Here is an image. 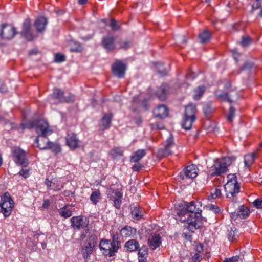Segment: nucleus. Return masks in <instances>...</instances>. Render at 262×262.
<instances>
[{"label": "nucleus", "instance_id": "72a5a7b5", "mask_svg": "<svg viewBox=\"0 0 262 262\" xmlns=\"http://www.w3.org/2000/svg\"><path fill=\"white\" fill-rule=\"evenodd\" d=\"M205 92L204 86H199L193 90V98L195 100H199Z\"/></svg>", "mask_w": 262, "mask_h": 262}, {"label": "nucleus", "instance_id": "09e8293b", "mask_svg": "<svg viewBox=\"0 0 262 262\" xmlns=\"http://www.w3.org/2000/svg\"><path fill=\"white\" fill-rule=\"evenodd\" d=\"M150 125L151 128L152 130H154V129L161 130V129H163L164 128V125L161 122H155V123L150 124Z\"/></svg>", "mask_w": 262, "mask_h": 262}, {"label": "nucleus", "instance_id": "e433bc0d", "mask_svg": "<svg viewBox=\"0 0 262 262\" xmlns=\"http://www.w3.org/2000/svg\"><path fill=\"white\" fill-rule=\"evenodd\" d=\"M138 251L139 262H146L148 255L147 249L145 247H142Z\"/></svg>", "mask_w": 262, "mask_h": 262}, {"label": "nucleus", "instance_id": "7ed1b4c3", "mask_svg": "<svg viewBox=\"0 0 262 262\" xmlns=\"http://www.w3.org/2000/svg\"><path fill=\"white\" fill-rule=\"evenodd\" d=\"M232 162L231 158L225 157L221 159H216L214 164L210 168V172L212 176H220L227 172L228 167Z\"/></svg>", "mask_w": 262, "mask_h": 262}, {"label": "nucleus", "instance_id": "dca6fc26", "mask_svg": "<svg viewBox=\"0 0 262 262\" xmlns=\"http://www.w3.org/2000/svg\"><path fill=\"white\" fill-rule=\"evenodd\" d=\"M13 156L14 161L20 165L25 164L27 160L25 151L19 147L15 148L14 149Z\"/></svg>", "mask_w": 262, "mask_h": 262}, {"label": "nucleus", "instance_id": "58836bf2", "mask_svg": "<svg viewBox=\"0 0 262 262\" xmlns=\"http://www.w3.org/2000/svg\"><path fill=\"white\" fill-rule=\"evenodd\" d=\"M63 94V92L61 90L56 88L54 89L52 96L55 99L58 100L59 102H63V99L64 98Z\"/></svg>", "mask_w": 262, "mask_h": 262}, {"label": "nucleus", "instance_id": "c85d7f7f", "mask_svg": "<svg viewBox=\"0 0 262 262\" xmlns=\"http://www.w3.org/2000/svg\"><path fill=\"white\" fill-rule=\"evenodd\" d=\"M219 91H216L214 93L215 96L217 98L221 101H227L230 103L232 102L231 97L232 95L230 94L231 91L229 92L228 93H219Z\"/></svg>", "mask_w": 262, "mask_h": 262}, {"label": "nucleus", "instance_id": "e2e57ef3", "mask_svg": "<svg viewBox=\"0 0 262 262\" xmlns=\"http://www.w3.org/2000/svg\"><path fill=\"white\" fill-rule=\"evenodd\" d=\"M195 251H196V252L203 254V253L204 251L203 245L200 243L196 244Z\"/></svg>", "mask_w": 262, "mask_h": 262}, {"label": "nucleus", "instance_id": "4be33fe9", "mask_svg": "<svg viewBox=\"0 0 262 262\" xmlns=\"http://www.w3.org/2000/svg\"><path fill=\"white\" fill-rule=\"evenodd\" d=\"M136 229L127 225H126L120 230L121 236L124 238L133 237L136 235Z\"/></svg>", "mask_w": 262, "mask_h": 262}, {"label": "nucleus", "instance_id": "393cba45", "mask_svg": "<svg viewBox=\"0 0 262 262\" xmlns=\"http://www.w3.org/2000/svg\"><path fill=\"white\" fill-rule=\"evenodd\" d=\"M47 19L44 17L37 18L34 22V26L38 32L41 33L45 30Z\"/></svg>", "mask_w": 262, "mask_h": 262}, {"label": "nucleus", "instance_id": "8fccbe9b", "mask_svg": "<svg viewBox=\"0 0 262 262\" xmlns=\"http://www.w3.org/2000/svg\"><path fill=\"white\" fill-rule=\"evenodd\" d=\"M110 27H111L112 30L116 31L119 29V26L118 24V22L114 19H112L111 20Z\"/></svg>", "mask_w": 262, "mask_h": 262}, {"label": "nucleus", "instance_id": "a18cd8bd", "mask_svg": "<svg viewBox=\"0 0 262 262\" xmlns=\"http://www.w3.org/2000/svg\"><path fill=\"white\" fill-rule=\"evenodd\" d=\"M211 195L213 199L220 198L222 196L221 189L219 188H215L211 190Z\"/></svg>", "mask_w": 262, "mask_h": 262}, {"label": "nucleus", "instance_id": "f03ea898", "mask_svg": "<svg viewBox=\"0 0 262 262\" xmlns=\"http://www.w3.org/2000/svg\"><path fill=\"white\" fill-rule=\"evenodd\" d=\"M21 126L23 129L35 128L38 135L37 137H39V138L41 137H47L53 133L48 123L43 120L29 121L25 124L21 123Z\"/></svg>", "mask_w": 262, "mask_h": 262}, {"label": "nucleus", "instance_id": "f257e3e1", "mask_svg": "<svg viewBox=\"0 0 262 262\" xmlns=\"http://www.w3.org/2000/svg\"><path fill=\"white\" fill-rule=\"evenodd\" d=\"M185 205L187 207L188 212L190 213H191L190 218H187V228L190 232L193 233L195 230L199 228L201 226L200 213L201 205L200 202L196 201H192L189 203L186 202Z\"/></svg>", "mask_w": 262, "mask_h": 262}, {"label": "nucleus", "instance_id": "bb28decb", "mask_svg": "<svg viewBox=\"0 0 262 262\" xmlns=\"http://www.w3.org/2000/svg\"><path fill=\"white\" fill-rule=\"evenodd\" d=\"M177 215L182 222H186L188 224L187 218H190L191 214L188 212L187 207L180 209L177 212Z\"/></svg>", "mask_w": 262, "mask_h": 262}, {"label": "nucleus", "instance_id": "13d9d810", "mask_svg": "<svg viewBox=\"0 0 262 262\" xmlns=\"http://www.w3.org/2000/svg\"><path fill=\"white\" fill-rule=\"evenodd\" d=\"M202 254L196 252L192 257V260L194 262H200L202 260Z\"/></svg>", "mask_w": 262, "mask_h": 262}, {"label": "nucleus", "instance_id": "680f3d73", "mask_svg": "<svg viewBox=\"0 0 262 262\" xmlns=\"http://www.w3.org/2000/svg\"><path fill=\"white\" fill-rule=\"evenodd\" d=\"M239 260V256H235L230 258H226L223 262H238Z\"/></svg>", "mask_w": 262, "mask_h": 262}, {"label": "nucleus", "instance_id": "9b49d317", "mask_svg": "<svg viewBox=\"0 0 262 262\" xmlns=\"http://www.w3.org/2000/svg\"><path fill=\"white\" fill-rule=\"evenodd\" d=\"M71 226L74 229L81 230L88 227L89 221L82 216H73L70 219Z\"/></svg>", "mask_w": 262, "mask_h": 262}, {"label": "nucleus", "instance_id": "0eeeda50", "mask_svg": "<svg viewBox=\"0 0 262 262\" xmlns=\"http://www.w3.org/2000/svg\"><path fill=\"white\" fill-rule=\"evenodd\" d=\"M107 193L108 198L113 201L115 208H120L123 195L119 189L116 187L115 185L112 184L108 188Z\"/></svg>", "mask_w": 262, "mask_h": 262}, {"label": "nucleus", "instance_id": "4468645a", "mask_svg": "<svg viewBox=\"0 0 262 262\" xmlns=\"http://www.w3.org/2000/svg\"><path fill=\"white\" fill-rule=\"evenodd\" d=\"M101 45L107 52L113 51L116 47L115 37L111 35H107L103 37Z\"/></svg>", "mask_w": 262, "mask_h": 262}, {"label": "nucleus", "instance_id": "cd10ccee", "mask_svg": "<svg viewBox=\"0 0 262 262\" xmlns=\"http://www.w3.org/2000/svg\"><path fill=\"white\" fill-rule=\"evenodd\" d=\"M72 208L71 205H66L58 210L59 215L65 219L70 217L72 215Z\"/></svg>", "mask_w": 262, "mask_h": 262}, {"label": "nucleus", "instance_id": "c756f323", "mask_svg": "<svg viewBox=\"0 0 262 262\" xmlns=\"http://www.w3.org/2000/svg\"><path fill=\"white\" fill-rule=\"evenodd\" d=\"M36 142L37 144V146L41 150L48 149L49 141L47 137H41L39 138V137H37L36 139Z\"/></svg>", "mask_w": 262, "mask_h": 262}, {"label": "nucleus", "instance_id": "5701e85b", "mask_svg": "<svg viewBox=\"0 0 262 262\" xmlns=\"http://www.w3.org/2000/svg\"><path fill=\"white\" fill-rule=\"evenodd\" d=\"M124 248L129 252H135L140 249V244L138 241L132 239L126 242Z\"/></svg>", "mask_w": 262, "mask_h": 262}, {"label": "nucleus", "instance_id": "338daca9", "mask_svg": "<svg viewBox=\"0 0 262 262\" xmlns=\"http://www.w3.org/2000/svg\"><path fill=\"white\" fill-rule=\"evenodd\" d=\"M203 111L204 113L207 114H210L211 113V108L209 105H206L203 107Z\"/></svg>", "mask_w": 262, "mask_h": 262}, {"label": "nucleus", "instance_id": "49530a36", "mask_svg": "<svg viewBox=\"0 0 262 262\" xmlns=\"http://www.w3.org/2000/svg\"><path fill=\"white\" fill-rule=\"evenodd\" d=\"M252 42V39L249 36H244L242 38L241 42V45L244 47H246Z\"/></svg>", "mask_w": 262, "mask_h": 262}, {"label": "nucleus", "instance_id": "864d4df0", "mask_svg": "<svg viewBox=\"0 0 262 262\" xmlns=\"http://www.w3.org/2000/svg\"><path fill=\"white\" fill-rule=\"evenodd\" d=\"M253 205L257 209H262V198H258L253 203Z\"/></svg>", "mask_w": 262, "mask_h": 262}, {"label": "nucleus", "instance_id": "20e7f679", "mask_svg": "<svg viewBox=\"0 0 262 262\" xmlns=\"http://www.w3.org/2000/svg\"><path fill=\"white\" fill-rule=\"evenodd\" d=\"M14 207V202L10 193H4L1 196L0 201L1 212L5 218L8 217L12 213Z\"/></svg>", "mask_w": 262, "mask_h": 262}, {"label": "nucleus", "instance_id": "5fc2aeb1", "mask_svg": "<svg viewBox=\"0 0 262 262\" xmlns=\"http://www.w3.org/2000/svg\"><path fill=\"white\" fill-rule=\"evenodd\" d=\"M261 2L259 0H256L252 5V8L251 10V12L253 13L254 11L258 8L261 7Z\"/></svg>", "mask_w": 262, "mask_h": 262}, {"label": "nucleus", "instance_id": "603ef678", "mask_svg": "<svg viewBox=\"0 0 262 262\" xmlns=\"http://www.w3.org/2000/svg\"><path fill=\"white\" fill-rule=\"evenodd\" d=\"M29 169L26 167L23 168L22 169L18 172V174L22 176L24 178H27L29 176Z\"/></svg>", "mask_w": 262, "mask_h": 262}, {"label": "nucleus", "instance_id": "ea45409f", "mask_svg": "<svg viewBox=\"0 0 262 262\" xmlns=\"http://www.w3.org/2000/svg\"><path fill=\"white\" fill-rule=\"evenodd\" d=\"M123 151L120 147H114L110 152V155L113 159H116L123 156Z\"/></svg>", "mask_w": 262, "mask_h": 262}, {"label": "nucleus", "instance_id": "7c9ffc66", "mask_svg": "<svg viewBox=\"0 0 262 262\" xmlns=\"http://www.w3.org/2000/svg\"><path fill=\"white\" fill-rule=\"evenodd\" d=\"M211 38V33L207 30H205L200 32L199 35V41L202 43H207L209 42Z\"/></svg>", "mask_w": 262, "mask_h": 262}, {"label": "nucleus", "instance_id": "1a4fd4ad", "mask_svg": "<svg viewBox=\"0 0 262 262\" xmlns=\"http://www.w3.org/2000/svg\"><path fill=\"white\" fill-rule=\"evenodd\" d=\"M174 147V143L172 137H170L166 141L163 147L159 148L157 152V157L163 158L172 154V149Z\"/></svg>", "mask_w": 262, "mask_h": 262}, {"label": "nucleus", "instance_id": "79ce46f5", "mask_svg": "<svg viewBox=\"0 0 262 262\" xmlns=\"http://www.w3.org/2000/svg\"><path fill=\"white\" fill-rule=\"evenodd\" d=\"M48 149H51L53 152L55 153H58L61 150V148L58 144L50 141L48 143Z\"/></svg>", "mask_w": 262, "mask_h": 262}, {"label": "nucleus", "instance_id": "2f4dec72", "mask_svg": "<svg viewBox=\"0 0 262 262\" xmlns=\"http://www.w3.org/2000/svg\"><path fill=\"white\" fill-rule=\"evenodd\" d=\"M237 211L238 217L242 219L248 217L250 213V209L244 205L239 206Z\"/></svg>", "mask_w": 262, "mask_h": 262}, {"label": "nucleus", "instance_id": "412c9836", "mask_svg": "<svg viewBox=\"0 0 262 262\" xmlns=\"http://www.w3.org/2000/svg\"><path fill=\"white\" fill-rule=\"evenodd\" d=\"M169 91V86L166 84H163L159 86L156 92V95L161 101H164L167 98V95Z\"/></svg>", "mask_w": 262, "mask_h": 262}, {"label": "nucleus", "instance_id": "c03bdc74", "mask_svg": "<svg viewBox=\"0 0 262 262\" xmlns=\"http://www.w3.org/2000/svg\"><path fill=\"white\" fill-rule=\"evenodd\" d=\"M82 50L81 46L77 42H72L71 43L70 51L72 52H79Z\"/></svg>", "mask_w": 262, "mask_h": 262}, {"label": "nucleus", "instance_id": "de8ad7c7", "mask_svg": "<svg viewBox=\"0 0 262 262\" xmlns=\"http://www.w3.org/2000/svg\"><path fill=\"white\" fill-rule=\"evenodd\" d=\"M235 110L233 106H231L229 109V112L227 116L228 121L231 122L235 116Z\"/></svg>", "mask_w": 262, "mask_h": 262}, {"label": "nucleus", "instance_id": "9d476101", "mask_svg": "<svg viewBox=\"0 0 262 262\" xmlns=\"http://www.w3.org/2000/svg\"><path fill=\"white\" fill-rule=\"evenodd\" d=\"M16 29L9 24H3L1 26L0 36L4 39H12L17 34Z\"/></svg>", "mask_w": 262, "mask_h": 262}, {"label": "nucleus", "instance_id": "aec40b11", "mask_svg": "<svg viewBox=\"0 0 262 262\" xmlns=\"http://www.w3.org/2000/svg\"><path fill=\"white\" fill-rule=\"evenodd\" d=\"M153 114L156 117L164 118L167 116L168 110L165 105H159L153 110Z\"/></svg>", "mask_w": 262, "mask_h": 262}, {"label": "nucleus", "instance_id": "39448f33", "mask_svg": "<svg viewBox=\"0 0 262 262\" xmlns=\"http://www.w3.org/2000/svg\"><path fill=\"white\" fill-rule=\"evenodd\" d=\"M224 189L226 192V195L227 198L231 199L233 203L237 202V194L240 190V185L237 180L234 179L228 181L224 186Z\"/></svg>", "mask_w": 262, "mask_h": 262}, {"label": "nucleus", "instance_id": "f8f14e48", "mask_svg": "<svg viewBox=\"0 0 262 262\" xmlns=\"http://www.w3.org/2000/svg\"><path fill=\"white\" fill-rule=\"evenodd\" d=\"M99 248L105 256H113L118 251L117 249H114V246L111 241L107 239H102L100 241Z\"/></svg>", "mask_w": 262, "mask_h": 262}, {"label": "nucleus", "instance_id": "6ab92c4d", "mask_svg": "<svg viewBox=\"0 0 262 262\" xmlns=\"http://www.w3.org/2000/svg\"><path fill=\"white\" fill-rule=\"evenodd\" d=\"M67 145L72 149H75L79 147V140L76 135L73 133H68L66 137Z\"/></svg>", "mask_w": 262, "mask_h": 262}, {"label": "nucleus", "instance_id": "774afa93", "mask_svg": "<svg viewBox=\"0 0 262 262\" xmlns=\"http://www.w3.org/2000/svg\"><path fill=\"white\" fill-rule=\"evenodd\" d=\"M6 91V89L5 86L3 84V82L2 80L0 79V92H5Z\"/></svg>", "mask_w": 262, "mask_h": 262}, {"label": "nucleus", "instance_id": "3c124183", "mask_svg": "<svg viewBox=\"0 0 262 262\" xmlns=\"http://www.w3.org/2000/svg\"><path fill=\"white\" fill-rule=\"evenodd\" d=\"M55 60L58 62H61L66 60V56L62 54L57 53L55 55Z\"/></svg>", "mask_w": 262, "mask_h": 262}, {"label": "nucleus", "instance_id": "b1692460", "mask_svg": "<svg viewBox=\"0 0 262 262\" xmlns=\"http://www.w3.org/2000/svg\"><path fill=\"white\" fill-rule=\"evenodd\" d=\"M113 118V114L111 113L104 114L101 119L100 128L104 130L110 128Z\"/></svg>", "mask_w": 262, "mask_h": 262}, {"label": "nucleus", "instance_id": "6e6552de", "mask_svg": "<svg viewBox=\"0 0 262 262\" xmlns=\"http://www.w3.org/2000/svg\"><path fill=\"white\" fill-rule=\"evenodd\" d=\"M20 33L28 41H32L36 37L32 29V20L29 17H27L23 21Z\"/></svg>", "mask_w": 262, "mask_h": 262}, {"label": "nucleus", "instance_id": "4c0bfd02", "mask_svg": "<svg viewBox=\"0 0 262 262\" xmlns=\"http://www.w3.org/2000/svg\"><path fill=\"white\" fill-rule=\"evenodd\" d=\"M134 102L137 103L139 106L147 108L148 100L146 98H142L141 96H135L133 98Z\"/></svg>", "mask_w": 262, "mask_h": 262}, {"label": "nucleus", "instance_id": "bf43d9fd", "mask_svg": "<svg viewBox=\"0 0 262 262\" xmlns=\"http://www.w3.org/2000/svg\"><path fill=\"white\" fill-rule=\"evenodd\" d=\"M75 100V97L72 94H69L68 96L64 97L63 102H73Z\"/></svg>", "mask_w": 262, "mask_h": 262}, {"label": "nucleus", "instance_id": "052dcab7", "mask_svg": "<svg viewBox=\"0 0 262 262\" xmlns=\"http://www.w3.org/2000/svg\"><path fill=\"white\" fill-rule=\"evenodd\" d=\"M135 163L132 166V169L134 171H139L142 168V166L139 162Z\"/></svg>", "mask_w": 262, "mask_h": 262}, {"label": "nucleus", "instance_id": "2eb2a0df", "mask_svg": "<svg viewBox=\"0 0 262 262\" xmlns=\"http://www.w3.org/2000/svg\"><path fill=\"white\" fill-rule=\"evenodd\" d=\"M261 147L262 143L259 144V147L254 151L245 155L244 164L245 167L249 168L254 163L255 160L259 156V153Z\"/></svg>", "mask_w": 262, "mask_h": 262}, {"label": "nucleus", "instance_id": "a211bd4d", "mask_svg": "<svg viewBox=\"0 0 262 262\" xmlns=\"http://www.w3.org/2000/svg\"><path fill=\"white\" fill-rule=\"evenodd\" d=\"M198 170V168L195 165L192 164L188 165L184 169L183 173L181 174L180 176L182 179L184 178V177L186 178L192 179L197 176Z\"/></svg>", "mask_w": 262, "mask_h": 262}, {"label": "nucleus", "instance_id": "473e14b6", "mask_svg": "<svg viewBox=\"0 0 262 262\" xmlns=\"http://www.w3.org/2000/svg\"><path fill=\"white\" fill-rule=\"evenodd\" d=\"M196 111V105L190 104L186 106L184 116L187 117H195Z\"/></svg>", "mask_w": 262, "mask_h": 262}, {"label": "nucleus", "instance_id": "c9c22d12", "mask_svg": "<svg viewBox=\"0 0 262 262\" xmlns=\"http://www.w3.org/2000/svg\"><path fill=\"white\" fill-rule=\"evenodd\" d=\"M132 217L136 221L140 220L143 216L142 210L136 205L131 211Z\"/></svg>", "mask_w": 262, "mask_h": 262}, {"label": "nucleus", "instance_id": "a19ab883", "mask_svg": "<svg viewBox=\"0 0 262 262\" xmlns=\"http://www.w3.org/2000/svg\"><path fill=\"white\" fill-rule=\"evenodd\" d=\"M101 193L99 190H97L92 192L90 196V200L92 202L96 205L99 201L101 198Z\"/></svg>", "mask_w": 262, "mask_h": 262}, {"label": "nucleus", "instance_id": "f3484780", "mask_svg": "<svg viewBox=\"0 0 262 262\" xmlns=\"http://www.w3.org/2000/svg\"><path fill=\"white\" fill-rule=\"evenodd\" d=\"M149 247L151 250H155L161 244L162 237L159 234L151 233L148 239Z\"/></svg>", "mask_w": 262, "mask_h": 262}, {"label": "nucleus", "instance_id": "0e129e2a", "mask_svg": "<svg viewBox=\"0 0 262 262\" xmlns=\"http://www.w3.org/2000/svg\"><path fill=\"white\" fill-rule=\"evenodd\" d=\"M210 210H212L216 214L219 213L221 211V209L217 206H216L215 205H212V204H211L210 206Z\"/></svg>", "mask_w": 262, "mask_h": 262}, {"label": "nucleus", "instance_id": "6e6d98bb", "mask_svg": "<svg viewBox=\"0 0 262 262\" xmlns=\"http://www.w3.org/2000/svg\"><path fill=\"white\" fill-rule=\"evenodd\" d=\"M130 42L128 41H123L120 43L119 49H127L129 47Z\"/></svg>", "mask_w": 262, "mask_h": 262}, {"label": "nucleus", "instance_id": "f704fd0d", "mask_svg": "<svg viewBox=\"0 0 262 262\" xmlns=\"http://www.w3.org/2000/svg\"><path fill=\"white\" fill-rule=\"evenodd\" d=\"M196 117H187L184 116L183 122L182 123V127L186 130L190 129L192 125V123L194 122Z\"/></svg>", "mask_w": 262, "mask_h": 262}, {"label": "nucleus", "instance_id": "69168bd1", "mask_svg": "<svg viewBox=\"0 0 262 262\" xmlns=\"http://www.w3.org/2000/svg\"><path fill=\"white\" fill-rule=\"evenodd\" d=\"M182 236L187 241L191 242L192 239V235L186 232L183 233Z\"/></svg>", "mask_w": 262, "mask_h": 262}, {"label": "nucleus", "instance_id": "423d86ee", "mask_svg": "<svg viewBox=\"0 0 262 262\" xmlns=\"http://www.w3.org/2000/svg\"><path fill=\"white\" fill-rule=\"evenodd\" d=\"M97 237L95 234H91L89 233L88 238L86 239L85 243L81 248V254L83 258L87 260L92 253L95 247L97 244Z\"/></svg>", "mask_w": 262, "mask_h": 262}, {"label": "nucleus", "instance_id": "37998d69", "mask_svg": "<svg viewBox=\"0 0 262 262\" xmlns=\"http://www.w3.org/2000/svg\"><path fill=\"white\" fill-rule=\"evenodd\" d=\"M111 243L112 244L113 246H114V249L118 250L120 247L121 244L119 240L118 235H114L112 237V241Z\"/></svg>", "mask_w": 262, "mask_h": 262}, {"label": "nucleus", "instance_id": "ddd939ff", "mask_svg": "<svg viewBox=\"0 0 262 262\" xmlns=\"http://www.w3.org/2000/svg\"><path fill=\"white\" fill-rule=\"evenodd\" d=\"M126 66L120 60H117L112 66V71L113 75L119 78L124 77Z\"/></svg>", "mask_w": 262, "mask_h": 262}, {"label": "nucleus", "instance_id": "4d7b16f0", "mask_svg": "<svg viewBox=\"0 0 262 262\" xmlns=\"http://www.w3.org/2000/svg\"><path fill=\"white\" fill-rule=\"evenodd\" d=\"M83 229V230L81 231L80 236V239L81 240L84 239L88 236V234L89 232V229H88V227Z\"/></svg>", "mask_w": 262, "mask_h": 262}, {"label": "nucleus", "instance_id": "a878e982", "mask_svg": "<svg viewBox=\"0 0 262 262\" xmlns=\"http://www.w3.org/2000/svg\"><path fill=\"white\" fill-rule=\"evenodd\" d=\"M146 154L145 149H138L130 157V162H138L141 160Z\"/></svg>", "mask_w": 262, "mask_h": 262}]
</instances>
